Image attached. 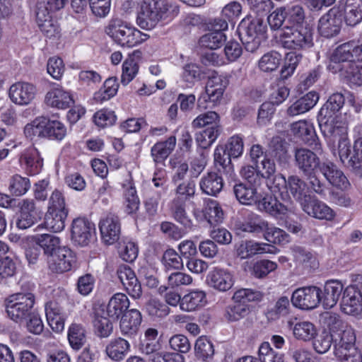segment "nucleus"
<instances>
[{"instance_id":"6e6552de","label":"nucleus","mask_w":362,"mask_h":362,"mask_svg":"<svg viewBox=\"0 0 362 362\" xmlns=\"http://www.w3.org/2000/svg\"><path fill=\"white\" fill-rule=\"evenodd\" d=\"M358 48L361 47H354L350 43L339 45L330 57L328 69L334 74H343L358 59L359 54L355 53Z\"/></svg>"},{"instance_id":"e433bc0d","label":"nucleus","mask_w":362,"mask_h":362,"mask_svg":"<svg viewBox=\"0 0 362 362\" xmlns=\"http://www.w3.org/2000/svg\"><path fill=\"white\" fill-rule=\"evenodd\" d=\"M287 192L291 194L301 206L310 198L307 184L297 175H291L288 177Z\"/></svg>"},{"instance_id":"de8ad7c7","label":"nucleus","mask_w":362,"mask_h":362,"mask_svg":"<svg viewBox=\"0 0 362 362\" xmlns=\"http://www.w3.org/2000/svg\"><path fill=\"white\" fill-rule=\"evenodd\" d=\"M263 238L272 245H284L290 242V235L283 229L271 224L267 225V229L263 234Z\"/></svg>"},{"instance_id":"774afa93","label":"nucleus","mask_w":362,"mask_h":362,"mask_svg":"<svg viewBox=\"0 0 362 362\" xmlns=\"http://www.w3.org/2000/svg\"><path fill=\"white\" fill-rule=\"evenodd\" d=\"M68 339L73 349H79L85 342V332L82 326L72 325L69 329Z\"/></svg>"},{"instance_id":"5fc2aeb1","label":"nucleus","mask_w":362,"mask_h":362,"mask_svg":"<svg viewBox=\"0 0 362 362\" xmlns=\"http://www.w3.org/2000/svg\"><path fill=\"white\" fill-rule=\"evenodd\" d=\"M265 153L277 160L281 161L286 157L287 149L286 143L279 136L273 137L269 143Z\"/></svg>"},{"instance_id":"864d4df0","label":"nucleus","mask_w":362,"mask_h":362,"mask_svg":"<svg viewBox=\"0 0 362 362\" xmlns=\"http://www.w3.org/2000/svg\"><path fill=\"white\" fill-rule=\"evenodd\" d=\"M315 325L309 321L296 322L293 327L294 337L303 341H309L316 335Z\"/></svg>"},{"instance_id":"5701e85b","label":"nucleus","mask_w":362,"mask_h":362,"mask_svg":"<svg viewBox=\"0 0 362 362\" xmlns=\"http://www.w3.org/2000/svg\"><path fill=\"white\" fill-rule=\"evenodd\" d=\"M341 310L344 313L357 316L362 313V294L361 291L355 290L353 287H346L344 290Z\"/></svg>"},{"instance_id":"a19ab883","label":"nucleus","mask_w":362,"mask_h":362,"mask_svg":"<svg viewBox=\"0 0 362 362\" xmlns=\"http://www.w3.org/2000/svg\"><path fill=\"white\" fill-rule=\"evenodd\" d=\"M256 187L251 185L247 186L245 183L240 182L234 185L233 193L240 204L244 205H256L260 196Z\"/></svg>"},{"instance_id":"ddd939ff","label":"nucleus","mask_w":362,"mask_h":362,"mask_svg":"<svg viewBox=\"0 0 362 362\" xmlns=\"http://www.w3.org/2000/svg\"><path fill=\"white\" fill-rule=\"evenodd\" d=\"M95 233V225L88 219L77 218L71 224V239L75 244L86 246Z\"/></svg>"},{"instance_id":"f3484780","label":"nucleus","mask_w":362,"mask_h":362,"mask_svg":"<svg viewBox=\"0 0 362 362\" xmlns=\"http://www.w3.org/2000/svg\"><path fill=\"white\" fill-rule=\"evenodd\" d=\"M117 274L129 295L134 299L140 298L142 295L141 285L134 271L129 266L121 265L117 270Z\"/></svg>"},{"instance_id":"338daca9","label":"nucleus","mask_w":362,"mask_h":362,"mask_svg":"<svg viewBox=\"0 0 362 362\" xmlns=\"http://www.w3.org/2000/svg\"><path fill=\"white\" fill-rule=\"evenodd\" d=\"M258 356L260 362H284L283 356L274 351L269 342L260 345Z\"/></svg>"},{"instance_id":"b1692460","label":"nucleus","mask_w":362,"mask_h":362,"mask_svg":"<svg viewBox=\"0 0 362 362\" xmlns=\"http://www.w3.org/2000/svg\"><path fill=\"white\" fill-rule=\"evenodd\" d=\"M320 171L332 185L341 189L349 187V182L346 177L332 162L327 160L321 163Z\"/></svg>"},{"instance_id":"aec40b11","label":"nucleus","mask_w":362,"mask_h":362,"mask_svg":"<svg viewBox=\"0 0 362 362\" xmlns=\"http://www.w3.org/2000/svg\"><path fill=\"white\" fill-rule=\"evenodd\" d=\"M99 229L102 240L107 245H112L119 240L120 235V223L119 218L114 214H108L99 223Z\"/></svg>"},{"instance_id":"bf43d9fd","label":"nucleus","mask_w":362,"mask_h":362,"mask_svg":"<svg viewBox=\"0 0 362 362\" xmlns=\"http://www.w3.org/2000/svg\"><path fill=\"white\" fill-rule=\"evenodd\" d=\"M226 40V36L223 33L212 31L201 37L199 44L202 47L216 49L220 47Z\"/></svg>"},{"instance_id":"c03bdc74","label":"nucleus","mask_w":362,"mask_h":362,"mask_svg":"<svg viewBox=\"0 0 362 362\" xmlns=\"http://www.w3.org/2000/svg\"><path fill=\"white\" fill-rule=\"evenodd\" d=\"M35 243L44 252V254L49 257V259L54 255L60 247V238L50 234H41L35 238Z\"/></svg>"},{"instance_id":"37998d69","label":"nucleus","mask_w":362,"mask_h":362,"mask_svg":"<svg viewBox=\"0 0 362 362\" xmlns=\"http://www.w3.org/2000/svg\"><path fill=\"white\" fill-rule=\"evenodd\" d=\"M129 351L130 344L121 337L112 339L105 348L107 356L115 361L123 360Z\"/></svg>"},{"instance_id":"4c0bfd02","label":"nucleus","mask_w":362,"mask_h":362,"mask_svg":"<svg viewBox=\"0 0 362 362\" xmlns=\"http://www.w3.org/2000/svg\"><path fill=\"white\" fill-rule=\"evenodd\" d=\"M129 303V300L125 294L117 293L111 297L107 305V315L113 320H117L128 309Z\"/></svg>"},{"instance_id":"f704fd0d","label":"nucleus","mask_w":362,"mask_h":362,"mask_svg":"<svg viewBox=\"0 0 362 362\" xmlns=\"http://www.w3.org/2000/svg\"><path fill=\"white\" fill-rule=\"evenodd\" d=\"M342 17L348 25L354 26L362 20V0H346L344 5H340Z\"/></svg>"},{"instance_id":"9d476101","label":"nucleus","mask_w":362,"mask_h":362,"mask_svg":"<svg viewBox=\"0 0 362 362\" xmlns=\"http://www.w3.org/2000/svg\"><path fill=\"white\" fill-rule=\"evenodd\" d=\"M320 288L314 286H305L295 290L291 296V303L301 310H312L320 303Z\"/></svg>"},{"instance_id":"e2e57ef3","label":"nucleus","mask_w":362,"mask_h":362,"mask_svg":"<svg viewBox=\"0 0 362 362\" xmlns=\"http://www.w3.org/2000/svg\"><path fill=\"white\" fill-rule=\"evenodd\" d=\"M47 123V139L62 141L66 135V128L65 125L57 119H50L49 118H48Z\"/></svg>"},{"instance_id":"dca6fc26","label":"nucleus","mask_w":362,"mask_h":362,"mask_svg":"<svg viewBox=\"0 0 362 362\" xmlns=\"http://www.w3.org/2000/svg\"><path fill=\"white\" fill-rule=\"evenodd\" d=\"M234 281V276L231 272L218 267L214 268L206 276L208 285L221 292L230 290L233 287Z\"/></svg>"},{"instance_id":"20e7f679","label":"nucleus","mask_w":362,"mask_h":362,"mask_svg":"<svg viewBox=\"0 0 362 362\" xmlns=\"http://www.w3.org/2000/svg\"><path fill=\"white\" fill-rule=\"evenodd\" d=\"M279 42L286 49L307 50L314 46L313 30L308 25L285 26L280 35Z\"/></svg>"},{"instance_id":"a211bd4d","label":"nucleus","mask_w":362,"mask_h":362,"mask_svg":"<svg viewBox=\"0 0 362 362\" xmlns=\"http://www.w3.org/2000/svg\"><path fill=\"white\" fill-rule=\"evenodd\" d=\"M19 163L27 175L33 176L41 172L43 167V159L38 150L31 146L25 149L21 153Z\"/></svg>"},{"instance_id":"1a4fd4ad","label":"nucleus","mask_w":362,"mask_h":362,"mask_svg":"<svg viewBox=\"0 0 362 362\" xmlns=\"http://www.w3.org/2000/svg\"><path fill=\"white\" fill-rule=\"evenodd\" d=\"M330 132V134H327L325 132H322V133L329 146H334L335 142L337 141V151L341 162L345 165L352 168V165L349 163L351 156H350L351 144L347 136L346 126L335 127Z\"/></svg>"},{"instance_id":"f257e3e1","label":"nucleus","mask_w":362,"mask_h":362,"mask_svg":"<svg viewBox=\"0 0 362 362\" xmlns=\"http://www.w3.org/2000/svg\"><path fill=\"white\" fill-rule=\"evenodd\" d=\"M329 329L333 333L334 353L341 362H361L362 357L356 347L353 328L335 315L328 317Z\"/></svg>"},{"instance_id":"2f4dec72","label":"nucleus","mask_w":362,"mask_h":362,"mask_svg":"<svg viewBox=\"0 0 362 362\" xmlns=\"http://www.w3.org/2000/svg\"><path fill=\"white\" fill-rule=\"evenodd\" d=\"M142 317L136 309H131L123 315L120 320L119 328L122 334L132 337L135 336L141 325Z\"/></svg>"},{"instance_id":"c85d7f7f","label":"nucleus","mask_w":362,"mask_h":362,"mask_svg":"<svg viewBox=\"0 0 362 362\" xmlns=\"http://www.w3.org/2000/svg\"><path fill=\"white\" fill-rule=\"evenodd\" d=\"M37 221L35 205L33 200L23 199L21 204L20 211L17 216L16 226L21 230L27 229Z\"/></svg>"},{"instance_id":"a878e982","label":"nucleus","mask_w":362,"mask_h":362,"mask_svg":"<svg viewBox=\"0 0 362 362\" xmlns=\"http://www.w3.org/2000/svg\"><path fill=\"white\" fill-rule=\"evenodd\" d=\"M295 160L297 167L304 175L313 173L317 168L320 169V159L312 151L307 148H299L296 151Z\"/></svg>"},{"instance_id":"4468645a","label":"nucleus","mask_w":362,"mask_h":362,"mask_svg":"<svg viewBox=\"0 0 362 362\" xmlns=\"http://www.w3.org/2000/svg\"><path fill=\"white\" fill-rule=\"evenodd\" d=\"M36 87L30 83L17 82L9 88V98L11 101L19 105H28L35 99Z\"/></svg>"},{"instance_id":"393cba45","label":"nucleus","mask_w":362,"mask_h":362,"mask_svg":"<svg viewBox=\"0 0 362 362\" xmlns=\"http://www.w3.org/2000/svg\"><path fill=\"white\" fill-rule=\"evenodd\" d=\"M45 315L47 323L55 332H61L64 329L66 314L56 300H51L45 305Z\"/></svg>"},{"instance_id":"13d9d810","label":"nucleus","mask_w":362,"mask_h":362,"mask_svg":"<svg viewBox=\"0 0 362 362\" xmlns=\"http://www.w3.org/2000/svg\"><path fill=\"white\" fill-rule=\"evenodd\" d=\"M291 131L305 142L315 136L313 124L307 120H299L291 124Z\"/></svg>"},{"instance_id":"052dcab7","label":"nucleus","mask_w":362,"mask_h":362,"mask_svg":"<svg viewBox=\"0 0 362 362\" xmlns=\"http://www.w3.org/2000/svg\"><path fill=\"white\" fill-rule=\"evenodd\" d=\"M218 135L217 127L211 126L196 135V141L202 148H206L212 145Z\"/></svg>"},{"instance_id":"3c124183","label":"nucleus","mask_w":362,"mask_h":362,"mask_svg":"<svg viewBox=\"0 0 362 362\" xmlns=\"http://www.w3.org/2000/svg\"><path fill=\"white\" fill-rule=\"evenodd\" d=\"M356 54H359L358 59L341 74L342 76L348 78L352 83L362 85V48L355 50Z\"/></svg>"},{"instance_id":"ea45409f","label":"nucleus","mask_w":362,"mask_h":362,"mask_svg":"<svg viewBox=\"0 0 362 362\" xmlns=\"http://www.w3.org/2000/svg\"><path fill=\"white\" fill-rule=\"evenodd\" d=\"M176 137L170 136L164 141L156 143L151 149V156L156 165L163 163L175 149Z\"/></svg>"},{"instance_id":"58836bf2","label":"nucleus","mask_w":362,"mask_h":362,"mask_svg":"<svg viewBox=\"0 0 362 362\" xmlns=\"http://www.w3.org/2000/svg\"><path fill=\"white\" fill-rule=\"evenodd\" d=\"M206 293L201 290H192L182 297L180 309L185 312H193L206 304Z\"/></svg>"},{"instance_id":"0eeeda50","label":"nucleus","mask_w":362,"mask_h":362,"mask_svg":"<svg viewBox=\"0 0 362 362\" xmlns=\"http://www.w3.org/2000/svg\"><path fill=\"white\" fill-rule=\"evenodd\" d=\"M228 84L229 76L228 74H213L209 78L205 90L197 100V107L205 110L208 107V103L216 105L221 100L224 90Z\"/></svg>"},{"instance_id":"7c9ffc66","label":"nucleus","mask_w":362,"mask_h":362,"mask_svg":"<svg viewBox=\"0 0 362 362\" xmlns=\"http://www.w3.org/2000/svg\"><path fill=\"white\" fill-rule=\"evenodd\" d=\"M269 221L254 212L247 213L243 220L238 223L240 230L253 234H264Z\"/></svg>"},{"instance_id":"c9c22d12","label":"nucleus","mask_w":362,"mask_h":362,"mask_svg":"<svg viewBox=\"0 0 362 362\" xmlns=\"http://www.w3.org/2000/svg\"><path fill=\"white\" fill-rule=\"evenodd\" d=\"M141 52L134 50L129 54L122 64V71L121 76V83L124 86L129 84L137 75L139 71V64L137 59L141 58Z\"/></svg>"},{"instance_id":"bb28decb","label":"nucleus","mask_w":362,"mask_h":362,"mask_svg":"<svg viewBox=\"0 0 362 362\" xmlns=\"http://www.w3.org/2000/svg\"><path fill=\"white\" fill-rule=\"evenodd\" d=\"M301 207L308 215L317 219L332 221L335 217L333 209L318 199L310 198Z\"/></svg>"},{"instance_id":"49530a36","label":"nucleus","mask_w":362,"mask_h":362,"mask_svg":"<svg viewBox=\"0 0 362 362\" xmlns=\"http://www.w3.org/2000/svg\"><path fill=\"white\" fill-rule=\"evenodd\" d=\"M170 211L172 216L176 221L185 228H190L192 226V221L187 216L185 210V200L174 198L170 204Z\"/></svg>"},{"instance_id":"7ed1b4c3","label":"nucleus","mask_w":362,"mask_h":362,"mask_svg":"<svg viewBox=\"0 0 362 362\" xmlns=\"http://www.w3.org/2000/svg\"><path fill=\"white\" fill-rule=\"evenodd\" d=\"M106 34L122 47H133L149 38L148 34L129 26L121 18H112L105 28Z\"/></svg>"},{"instance_id":"f8f14e48","label":"nucleus","mask_w":362,"mask_h":362,"mask_svg":"<svg viewBox=\"0 0 362 362\" xmlns=\"http://www.w3.org/2000/svg\"><path fill=\"white\" fill-rule=\"evenodd\" d=\"M342 23V11L334 6L319 20L318 30L321 35L331 37L339 33Z\"/></svg>"},{"instance_id":"a18cd8bd","label":"nucleus","mask_w":362,"mask_h":362,"mask_svg":"<svg viewBox=\"0 0 362 362\" xmlns=\"http://www.w3.org/2000/svg\"><path fill=\"white\" fill-rule=\"evenodd\" d=\"M122 187L125 197L126 212L129 214H134L139 208L140 202L132 179L126 180L122 184Z\"/></svg>"},{"instance_id":"8fccbe9b","label":"nucleus","mask_w":362,"mask_h":362,"mask_svg":"<svg viewBox=\"0 0 362 362\" xmlns=\"http://www.w3.org/2000/svg\"><path fill=\"white\" fill-rule=\"evenodd\" d=\"M204 217L211 226H216L222 223L224 214L223 209L217 201L208 199L204 208Z\"/></svg>"},{"instance_id":"423d86ee","label":"nucleus","mask_w":362,"mask_h":362,"mask_svg":"<svg viewBox=\"0 0 362 362\" xmlns=\"http://www.w3.org/2000/svg\"><path fill=\"white\" fill-rule=\"evenodd\" d=\"M35 296L31 293H17L6 300V308L8 317L16 322L27 320L34 311Z\"/></svg>"},{"instance_id":"603ef678","label":"nucleus","mask_w":362,"mask_h":362,"mask_svg":"<svg viewBox=\"0 0 362 362\" xmlns=\"http://www.w3.org/2000/svg\"><path fill=\"white\" fill-rule=\"evenodd\" d=\"M214 163L216 166L222 168L224 173L232 177L234 174L233 167L231 164V156L225 150L223 146H216L214 150Z\"/></svg>"},{"instance_id":"6ab92c4d","label":"nucleus","mask_w":362,"mask_h":362,"mask_svg":"<svg viewBox=\"0 0 362 362\" xmlns=\"http://www.w3.org/2000/svg\"><path fill=\"white\" fill-rule=\"evenodd\" d=\"M36 21L39 28L47 37L53 40L59 37V25L47 8L42 6H37Z\"/></svg>"},{"instance_id":"412c9836","label":"nucleus","mask_w":362,"mask_h":362,"mask_svg":"<svg viewBox=\"0 0 362 362\" xmlns=\"http://www.w3.org/2000/svg\"><path fill=\"white\" fill-rule=\"evenodd\" d=\"M75 262L76 257L73 252L66 247L59 249L48 260L49 269L57 273H64L71 270Z\"/></svg>"},{"instance_id":"0e129e2a","label":"nucleus","mask_w":362,"mask_h":362,"mask_svg":"<svg viewBox=\"0 0 362 362\" xmlns=\"http://www.w3.org/2000/svg\"><path fill=\"white\" fill-rule=\"evenodd\" d=\"M194 351L197 357L202 360L207 359L214 354L212 343L204 336H202L197 339Z\"/></svg>"},{"instance_id":"39448f33","label":"nucleus","mask_w":362,"mask_h":362,"mask_svg":"<svg viewBox=\"0 0 362 362\" xmlns=\"http://www.w3.org/2000/svg\"><path fill=\"white\" fill-rule=\"evenodd\" d=\"M345 98L340 93H333L323 105L317 115V122L321 132L330 134L333 128L346 126L337 119V113L344 105Z\"/></svg>"},{"instance_id":"cd10ccee","label":"nucleus","mask_w":362,"mask_h":362,"mask_svg":"<svg viewBox=\"0 0 362 362\" xmlns=\"http://www.w3.org/2000/svg\"><path fill=\"white\" fill-rule=\"evenodd\" d=\"M344 289L342 283L339 280H328L326 281L324 290L320 294V303L324 308H333L339 300Z\"/></svg>"},{"instance_id":"09e8293b","label":"nucleus","mask_w":362,"mask_h":362,"mask_svg":"<svg viewBox=\"0 0 362 362\" xmlns=\"http://www.w3.org/2000/svg\"><path fill=\"white\" fill-rule=\"evenodd\" d=\"M292 254L295 262L308 269H315L317 267V262L315 256L310 251L300 246L292 247Z\"/></svg>"},{"instance_id":"72a5a7b5","label":"nucleus","mask_w":362,"mask_h":362,"mask_svg":"<svg viewBox=\"0 0 362 362\" xmlns=\"http://www.w3.org/2000/svg\"><path fill=\"white\" fill-rule=\"evenodd\" d=\"M48 117L40 116L28 123L23 129L25 136L30 141L47 139Z\"/></svg>"},{"instance_id":"680f3d73","label":"nucleus","mask_w":362,"mask_h":362,"mask_svg":"<svg viewBox=\"0 0 362 362\" xmlns=\"http://www.w3.org/2000/svg\"><path fill=\"white\" fill-rule=\"evenodd\" d=\"M288 26H298L305 25V11L302 6L299 4L291 5L285 8Z\"/></svg>"},{"instance_id":"f03ea898","label":"nucleus","mask_w":362,"mask_h":362,"mask_svg":"<svg viewBox=\"0 0 362 362\" xmlns=\"http://www.w3.org/2000/svg\"><path fill=\"white\" fill-rule=\"evenodd\" d=\"M179 13V7L169 0H142L136 18L137 25L151 30L160 23L171 21Z\"/></svg>"},{"instance_id":"79ce46f5","label":"nucleus","mask_w":362,"mask_h":362,"mask_svg":"<svg viewBox=\"0 0 362 362\" xmlns=\"http://www.w3.org/2000/svg\"><path fill=\"white\" fill-rule=\"evenodd\" d=\"M199 186L203 193L210 196H216L223 187V181L221 176L217 173L209 172L201 178Z\"/></svg>"},{"instance_id":"9b49d317","label":"nucleus","mask_w":362,"mask_h":362,"mask_svg":"<svg viewBox=\"0 0 362 362\" xmlns=\"http://www.w3.org/2000/svg\"><path fill=\"white\" fill-rule=\"evenodd\" d=\"M279 249L270 243L258 242L254 240L241 241L236 247V253L242 259H250L257 255L279 252Z\"/></svg>"},{"instance_id":"2eb2a0df","label":"nucleus","mask_w":362,"mask_h":362,"mask_svg":"<svg viewBox=\"0 0 362 362\" xmlns=\"http://www.w3.org/2000/svg\"><path fill=\"white\" fill-rule=\"evenodd\" d=\"M267 13L261 15L255 13L257 16L243 19L239 25L241 37H247L251 40L260 39V36L264 34L267 29L262 17L267 15Z\"/></svg>"},{"instance_id":"69168bd1","label":"nucleus","mask_w":362,"mask_h":362,"mask_svg":"<svg viewBox=\"0 0 362 362\" xmlns=\"http://www.w3.org/2000/svg\"><path fill=\"white\" fill-rule=\"evenodd\" d=\"M93 327L95 334L100 337H109L113 330V325L111 321L106 317L96 314Z\"/></svg>"},{"instance_id":"6e6d98bb","label":"nucleus","mask_w":362,"mask_h":362,"mask_svg":"<svg viewBox=\"0 0 362 362\" xmlns=\"http://www.w3.org/2000/svg\"><path fill=\"white\" fill-rule=\"evenodd\" d=\"M30 187V182L28 177L20 175H14L9 179L8 190L14 196L25 194Z\"/></svg>"},{"instance_id":"4be33fe9","label":"nucleus","mask_w":362,"mask_h":362,"mask_svg":"<svg viewBox=\"0 0 362 362\" xmlns=\"http://www.w3.org/2000/svg\"><path fill=\"white\" fill-rule=\"evenodd\" d=\"M46 103L52 107L64 110L74 103L71 91L57 85L48 91L45 95Z\"/></svg>"},{"instance_id":"4d7b16f0","label":"nucleus","mask_w":362,"mask_h":362,"mask_svg":"<svg viewBox=\"0 0 362 362\" xmlns=\"http://www.w3.org/2000/svg\"><path fill=\"white\" fill-rule=\"evenodd\" d=\"M281 61V55L277 52H269L264 54L259 60L258 66L264 72L276 70Z\"/></svg>"},{"instance_id":"c756f323","label":"nucleus","mask_w":362,"mask_h":362,"mask_svg":"<svg viewBox=\"0 0 362 362\" xmlns=\"http://www.w3.org/2000/svg\"><path fill=\"white\" fill-rule=\"evenodd\" d=\"M319 100V95L315 91L308 92L305 95L293 102L287 109L286 113L290 117L304 114L311 110Z\"/></svg>"},{"instance_id":"473e14b6","label":"nucleus","mask_w":362,"mask_h":362,"mask_svg":"<svg viewBox=\"0 0 362 362\" xmlns=\"http://www.w3.org/2000/svg\"><path fill=\"white\" fill-rule=\"evenodd\" d=\"M67 216L68 214L63 211H47L43 223L36 227L35 231H40L45 228L52 233L61 232L64 229Z\"/></svg>"}]
</instances>
